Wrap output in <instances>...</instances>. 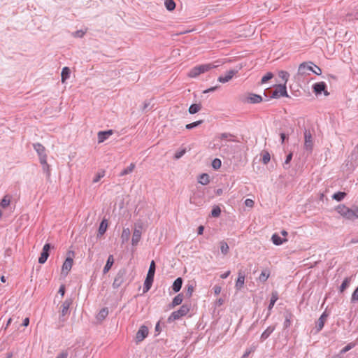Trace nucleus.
Returning a JSON list of instances; mask_svg holds the SVG:
<instances>
[{"mask_svg":"<svg viewBox=\"0 0 358 358\" xmlns=\"http://www.w3.org/2000/svg\"><path fill=\"white\" fill-rule=\"evenodd\" d=\"M264 94L265 96L271 99H278L281 96L289 97L285 84H279L275 85V89L273 91H271L269 89H266L264 91Z\"/></svg>","mask_w":358,"mask_h":358,"instance_id":"nucleus-1","label":"nucleus"},{"mask_svg":"<svg viewBox=\"0 0 358 358\" xmlns=\"http://www.w3.org/2000/svg\"><path fill=\"white\" fill-rule=\"evenodd\" d=\"M182 285V278L179 277L174 280V282L172 285V289L175 292H178L180 290Z\"/></svg>","mask_w":358,"mask_h":358,"instance_id":"nucleus-22","label":"nucleus"},{"mask_svg":"<svg viewBox=\"0 0 358 358\" xmlns=\"http://www.w3.org/2000/svg\"><path fill=\"white\" fill-rule=\"evenodd\" d=\"M148 328L145 325H141L136 334L135 339L136 343L143 341L148 336Z\"/></svg>","mask_w":358,"mask_h":358,"instance_id":"nucleus-10","label":"nucleus"},{"mask_svg":"<svg viewBox=\"0 0 358 358\" xmlns=\"http://www.w3.org/2000/svg\"><path fill=\"white\" fill-rule=\"evenodd\" d=\"M194 291V285L192 284H188L185 287V296L188 298L191 297Z\"/></svg>","mask_w":358,"mask_h":358,"instance_id":"nucleus-44","label":"nucleus"},{"mask_svg":"<svg viewBox=\"0 0 358 358\" xmlns=\"http://www.w3.org/2000/svg\"><path fill=\"white\" fill-rule=\"evenodd\" d=\"M58 293L61 294L62 296H63L65 294V286L64 285H62L59 287Z\"/></svg>","mask_w":358,"mask_h":358,"instance_id":"nucleus-59","label":"nucleus"},{"mask_svg":"<svg viewBox=\"0 0 358 358\" xmlns=\"http://www.w3.org/2000/svg\"><path fill=\"white\" fill-rule=\"evenodd\" d=\"M72 303V299H66L62 304V310H61V315L59 316V320L61 321H64L65 319L63 318L66 315L69 314V307Z\"/></svg>","mask_w":358,"mask_h":358,"instance_id":"nucleus-13","label":"nucleus"},{"mask_svg":"<svg viewBox=\"0 0 358 358\" xmlns=\"http://www.w3.org/2000/svg\"><path fill=\"white\" fill-rule=\"evenodd\" d=\"M85 34V31H84L83 30L80 29V30H78L76 31L73 32L72 33V36L76 37V38H82V37H83Z\"/></svg>","mask_w":358,"mask_h":358,"instance_id":"nucleus-54","label":"nucleus"},{"mask_svg":"<svg viewBox=\"0 0 358 358\" xmlns=\"http://www.w3.org/2000/svg\"><path fill=\"white\" fill-rule=\"evenodd\" d=\"M113 134V131L111 129L107 130V131H101L98 132V134H97L98 143H101L104 142Z\"/></svg>","mask_w":358,"mask_h":358,"instance_id":"nucleus-17","label":"nucleus"},{"mask_svg":"<svg viewBox=\"0 0 358 358\" xmlns=\"http://www.w3.org/2000/svg\"><path fill=\"white\" fill-rule=\"evenodd\" d=\"M217 65H213L212 64H204L194 66L188 73L189 78H196L201 73L207 72L210 69L217 67Z\"/></svg>","mask_w":358,"mask_h":358,"instance_id":"nucleus-2","label":"nucleus"},{"mask_svg":"<svg viewBox=\"0 0 358 358\" xmlns=\"http://www.w3.org/2000/svg\"><path fill=\"white\" fill-rule=\"evenodd\" d=\"M51 248V245L49 243H45L43 248L42 252L41 253V256L38 258V262L40 264H44L48 257H49V252Z\"/></svg>","mask_w":358,"mask_h":358,"instance_id":"nucleus-14","label":"nucleus"},{"mask_svg":"<svg viewBox=\"0 0 358 358\" xmlns=\"http://www.w3.org/2000/svg\"><path fill=\"white\" fill-rule=\"evenodd\" d=\"M271 241L275 245H280L283 243H285L287 241L286 238H282L279 236L277 234H273L271 237Z\"/></svg>","mask_w":358,"mask_h":358,"instance_id":"nucleus-21","label":"nucleus"},{"mask_svg":"<svg viewBox=\"0 0 358 358\" xmlns=\"http://www.w3.org/2000/svg\"><path fill=\"white\" fill-rule=\"evenodd\" d=\"M219 245H220L221 252L224 255H227L229 252V247L227 243H226L224 241H222L219 243Z\"/></svg>","mask_w":358,"mask_h":358,"instance_id":"nucleus-31","label":"nucleus"},{"mask_svg":"<svg viewBox=\"0 0 358 358\" xmlns=\"http://www.w3.org/2000/svg\"><path fill=\"white\" fill-rule=\"evenodd\" d=\"M278 76L284 81L283 84L286 85L289 77V73L285 71H280L278 72Z\"/></svg>","mask_w":358,"mask_h":358,"instance_id":"nucleus-38","label":"nucleus"},{"mask_svg":"<svg viewBox=\"0 0 358 358\" xmlns=\"http://www.w3.org/2000/svg\"><path fill=\"white\" fill-rule=\"evenodd\" d=\"M182 300H183L182 294H178L173 298V299L171 302V307L174 308L175 306L181 304V303L182 302Z\"/></svg>","mask_w":358,"mask_h":358,"instance_id":"nucleus-26","label":"nucleus"},{"mask_svg":"<svg viewBox=\"0 0 358 358\" xmlns=\"http://www.w3.org/2000/svg\"><path fill=\"white\" fill-rule=\"evenodd\" d=\"M40 163L43 166V171L47 174L48 177H50V166L47 163V158L44 159V157L42 159V160L40 161Z\"/></svg>","mask_w":358,"mask_h":358,"instance_id":"nucleus-28","label":"nucleus"},{"mask_svg":"<svg viewBox=\"0 0 358 358\" xmlns=\"http://www.w3.org/2000/svg\"><path fill=\"white\" fill-rule=\"evenodd\" d=\"M68 357V352H62L60 354L58 355L57 358H67Z\"/></svg>","mask_w":358,"mask_h":358,"instance_id":"nucleus-63","label":"nucleus"},{"mask_svg":"<svg viewBox=\"0 0 358 358\" xmlns=\"http://www.w3.org/2000/svg\"><path fill=\"white\" fill-rule=\"evenodd\" d=\"M185 152H186L185 149H182L180 151H177L175 153L174 158L176 159H178L181 158L185 154Z\"/></svg>","mask_w":358,"mask_h":358,"instance_id":"nucleus-55","label":"nucleus"},{"mask_svg":"<svg viewBox=\"0 0 358 358\" xmlns=\"http://www.w3.org/2000/svg\"><path fill=\"white\" fill-rule=\"evenodd\" d=\"M190 203L197 206H201L205 203L203 199L197 198L196 195H194L190 198Z\"/></svg>","mask_w":358,"mask_h":358,"instance_id":"nucleus-30","label":"nucleus"},{"mask_svg":"<svg viewBox=\"0 0 358 358\" xmlns=\"http://www.w3.org/2000/svg\"><path fill=\"white\" fill-rule=\"evenodd\" d=\"M304 149L311 152L313 148V138L310 130H304Z\"/></svg>","mask_w":358,"mask_h":358,"instance_id":"nucleus-6","label":"nucleus"},{"mask_svg":"<svg viewBox=\"0 0 358 358\" xmlns=\"http://www.w3.org/2000/svg\"><path fill=\"white\" fill-rule=\"evenodd\" d=\"M71 71L69 67H64L62 70L61 77L62 82L64 83L66 80H67L70 76Z\"/></svg>","mask_w":358,"mask_h":358,"instance_id":"nucleus-29","label":"nucleus"},{"mask_svg":"<svg viewBox=\"0 0 358 358\" xmlns=\"http://www.w3.org/2000/svg\"><path fill=\"white\" fill-rule=\"evenodd\" d=\"M108 227V222L106 220H103L99 225V230H98V235L102 236L105 234L106 231Z\"/></svg>","mask_w":358,"mask_h":358,"instance_id":"nucleus-25","label":"nucleus"},{"mask_svg":"<svg viewBox=\"0 0 358 358\" xmlns=\"http://www.w3.org/2000/svg\"><path fill=\"white\" fill-rule=\"evenodd\" d=\"M203 122V120H198V121L186 124L185 128L187 129H194V128L198 127L199 125L201 124Z\"/></svg>","mask_w":358,"mask_h":358,"instance_id":"nucleus-45","label":"nucleus"},{"mask_svg":"<svg viewBox=\"0 0 358 358\" xmlns=\"http://www.w3.org/2000/svg\"><path fill=\"white\" fill-rule=\"evenodd\" d=\"M221 214V209L218 206H213L211 210V216L213 217H218Z\"/></svg>","mask_w":358,"mask_h":358,"instance_id":"nucleus-43","label":"nucleus"},{"mask_svg":"<svg viewBox=\"0 0 358 358\" xmlns=\"http://www.w3.org/2000/svg\"><path fill=\"white\" fill-rule=\"evenodd\" d=\"M351 301L352 302H356L358 301V287L353 292L352 294Z\"/></svg>","mask_w":358,"mask_h":358,"instance_id":"nucleus-57","label":"nucleus"},{"mask_svg":"<svg viewBox=\"0 0 358 358\" xmlns=\"http://www.w3.org/2000/svg\"><path fill=\"white\" fill-rule=\"evenodd\" d=\"M201 109V105L198 103L192 104L188 109V111L190 114H195L198 113Z\"/></svg>","mask_w":358,"mask_h":358,"instance_id":"nucleus-32","label":"nucleus"},{"mask_svg":"<svg viewBox=\"0 0 358 358\" xmlns=\"http://www.w3.org/2000/svg\"><path fill=\"white\" fill-rule=\"evenodd\" d=\"M108 315V308H103L96 315V319L99 321L103 320Z\"/></svg>","mask_w":358,"mask_h":358,"instance_id":"nucleus-27","label":"nucleus"},{"mask_svg":"<svg viewBox=\"0 0 358 358\" xmlns=\"http://www.w3.org/2000/svg\"><path fill=\"white\" fill-rule=\"evenodd\" d=\"M346 196V193L344 192H336L334 193L333 195H332V199L337 201H342L345 196Z\"/></svg>","mask_w":358,"mask_h":358,"instance_id":"nucleus-36","label":"nucleus"},{"mask_svg":"<svg viewBox=\"0 0 358 358\" xmlns=\"http://www.w3.org/2000/svg\"><path fill=\"white\" fill-rule=\"evenodd\" d=\"M312 64L313 62H303L301 63L299 66V69H298V72H297V74L295 77V78L296 79H299V77L301 76H303V75H306V74H309V71H313V67H312Z\"/></svg>","mask_w":358,"mask_h":358,"instance_id":"nucleus-7","label":"nucleus"},{"mask_svg":"<svg viewBox=\"0 0 358 358\" xmlns=\"http://www.w3.org/2000/svg\"><path fill=\"white\" fill-rule=\"evenodd\" d=\"M336 210L343 217H344L348 220H353L354 213H353L352 209L349 208L348 207H347L344 205H339L336 208Z\"/></svg>","mask_w":358,"mask_h":358,"instance_id":"nucleus-9","label":"nucleus"},{"mask_svg":"<svg viewBox=\"0 0 358 358\" xmlns=\"http://www.w3.org/2000/svg\"><path fill=\"white\" fill-rule=\"evenodd\" d=\"M245 273L242 271H238V278L235 284L236 289H241L243 287L245 283Z\"/></svg>","mask_w":358,"mask_h":358,"instance_id":"nucleus-19","label":"nucleus"},{"mask_svg":"<svg viewBox=\"0 0 358 358\" xmlns=\"http://www.w3.org/2000/svg\"><path fill=\"white\" fill-rule=\"evenodd\" d=\"M156 270V264L154 260H152L144 282L143 292H147L152 287L154 281V277Z\"/></svg>","mask_w":358,"mask_h":358,"instance_id":"nucleus-3","label":"nucleus"},{"mask_svg":"<svg viewBox=\"0 0 358 358\" xmlns=\"http://www.w3.org/2000/svg\"><path fill=\"white\" fill-rule=\"evenodd\" d=\"M189 311V306L187 304H183L180 306V308L176 310L173 311L171 315L168 318L169 322H173L177 320H179L182 317L186 315Z\"/></svg>","mask_w":358,"mask_h":358,"instance_id":"nucleus-4","label":"nucleus"},{"mask_svg":"<svg viewBox=\"0 0 358 358\" xmlns=\"http://www.w3.org/2000/svg\"><path fill=\"white\" fill-rule=\"evenodd\" d=\"M271 159L270 154L268 152H264L262 155V162L264 164H267Z\"/></svg>","mask_w":358,"mask_h":358,"instance_id":"nucleus-50","label":"nucleus"},{"mask_svg":"<svg viewBox=\"0 0 358 358\" xmlns=\"http://www.w3.org/2000/svg\"><path fill=\"white\" fill-rule=\"evenodd\" d=\"M354 215H353V219L354 218H358V206H355L353 209H352Z\"/></svg>","mask_w":358,"mask_h":358,"instance_id":"nucleus-62","label":"nucleus"},{"mask_svg":"<svg viewBox=\"0 0 358 358\" xmlns=\"http://www.w3.org/2000/svg\"><path fill=\"white\" fill-rule=\"evenodd\" d=\"M292 156H293V155H292V152H290L289 154H288V155H287V157H286V159H285V162H284V164H283L284 168H285V169H288V168H289V166H287V165H289V162H291V160H292Z\"/></svg>","mask_w":358,"mask_h":358,"instance_id":"nucleus-52","label":"nucleus"},{"mask_svg":"<svg viewBox=\"0 0 358 358\" xmlns=\"http://www.w3.org/2000/svg\"><path fill=\"white\" fill-rule=\"evenodd\" d=\"M209 181V176L207 173H202L199 176V182L201 185H207Z\"/></svg>","mask_w":358,"mask_h":358,"instance_id":"nucleus-37","label":"nucleus"},{"mask_svg":"<svg viewBox=\"0 0 358 358\" xmlns=\"http://www.w3.org/2000/svg\"><path fill=\"white\" fill-rule=\"evenodd\" d=\"M328 315L324 312L316 322L317 331H320L324 327V323L327 320Z\"/></svg>","mask_w":358,"mask_h":358,"instance_id":"nucleus-18","label":"nucleus"},{"mask_svg":"<svg viewBox=\"0 0 358 358\" xmlns=\"http://www.w3.org/2000/svg\"><path fill=\"white\" fill-rule=\"evenodd\" d=\"M10 203V196H8V195H6L4 196V197L1 199V202H0V206L3 208H6L7 206H9Z\"/></svg>","mask_w":358,"mask_h":358,"instance_id":"nucleus-40","label":"nucleus"},{"mask_svg":"<svg viewBox=\"0 0 358 358\" xmlns=\"http://www.w3.org/2000/svg\"><path fill=\"white\" fill-rule=\"evenodd\" d=\"M245 204L247 206L252 207V206H253V205H254V201H253L252 199H247L245 201Z\"/></svg>","mask_w":358,"mask_h":358,"instance_id":"nucleus-61","label":"nucleus"},{"mask_svg":"<svg viewBox=\"0 0 358 358\" xmlns=\"http://www.w3.org/2000/svg\"><path fill=\"white\" fill-rule=\"evenodd\" d=\"M311 71L316 75H320L322 73L321 69L316 65H315V69L313 68V71Z\"/></svg>","mask_w":358,"mask_h":358,"instance_id":"nucleus-58","label":"nucleus"},{"mask_svg":"<svg viewBox=\"0 0 358 358\" xmlns=\"http://www.w3.org/2000/svg\"><path fill=\"white\" fill-rule=\"evenodd\" d=\"M355 347V344L352 343H350L348 344L346 346H345L340 352L341 354H345L349 350H350L352 348Z\"/></svg>","mask_w":358,"mask_h":358,"instance_id":"nucleus-51","label":"nucleus"},{"mask_svg":"<svg viewBox=\"0 0 358 358\" xmlns=\"http://www.w3.org/2000/svg\"><path fill=\"white\" fill-rule=\"evenodd\" d=\"M127 271L124 268H122L119 270L117 272L114 281L113 282V287L114 289L119 288L121 285H123L126 280Z\"/></svg>","mask_w":358,"mask_h":358,"instance_id":"nucleus-5","label":"nucleus"},{"mask_svg":"<svg viewBox=\"0 0 358 358\" xmlns=\"http://www.w3.org/2000/svg\"><path fill=\"white\" fill-rule=\"evenodd\" d=\"M313 90L315 94H321L324 92L325 96L329 95V92L327 91V84L324 82H318L313 85Z\"/></svg>","mask_w":358,"mask_h":358,"instance_id":"nucleus-11","label":"nucleus"},{"mask_svg":"<svg viewBox=\"0 0 358 358\" xmlns=\"http://www.w3.org/2000/svg\"><path fill=\"white\" fill-rule=\"evenodd\" d=\"M33 147H34V149L36 150V152H37L38 157H39V160H42V159L44 157V159H46L47 158V155L45 154V147L39 143H34L33 145Z\"/></svg>","mask_w":358,"mask_h":358,"instance_id":"nucleus-15","label":"nucleus"},{"mask_svg":"<svg viewBox=\"0 0 358 358\" xmlns=\"http://www.w3.org/2000/svg\"><path fill=\"white\" fill-rule=\"evenodd\" d=\"M130 236V230L129 228L124 229L122 233L121 238L122 239V243L124 241H127Z\"/></svg>","mask_w":358,"mask_h":358,"instance_id":"nucleus-42","label":"nucleus"},{"mask_svg":"<svg viewBox=\"0 0 358 358\" xmlns=\"http://www.w3.org/2000/svg\"><path fill=\"white\" fill-rule=\"evenodd\" d=\"M248 99L250 103H258L263 100L262 96L255 94H250Z\"/></svg>","mask_w":358,"mask_h":358,"instance_id":"nucleus-23","label":"nucleus"},{"mask_svg":"<svg viewBox=\"0 0 358 358\" xmlns=\"http://www.w3.org/2000/svg\"><path fill=\"white\" fill-rule=\"evenodd\" d=\"M238 73V70H235V69H231L230 71H229L227 72V73L226 74V76H220L217 79V80L220 82V83H227L229 82L233 77L234 76H235L236 73Z\"/></svg>","mask_w":358,"mask_h":358,"instance_id":"nucleus-16","label":"nucleus"},{"mask_svg":"<svg viewBox=\"0 0 358 358\" xmlns=\"http://www.w3.org/2000/svg\"><path fill=\"white\" fill-rule=\"evenodd\" d=\"M217 88H218L217 86L212 87H210V88L206 90H204L203 92L204 94L209 93V92H215Z\"/></svg>","mask_w":358,"mask_h":358,"instance_id":"nucleus-60","label":"nucleus"},{"mask_svg":"<svg viewBox=\"0 0 358 358\" xmlns=\"http://www.w3.org/2000/svg\"><path fill=\"white\" fill-rule=\"evenodd\" d=\"M230 273H231V271H227V272L222 273L220 275V278H222V279H225V278H228V276L230 275Z\"/></svg>","mask_w":358,"mask_h":358,"instance_id":"nucleus-64","label":"nucleus"},{"mask_svg":"<svg viewBox=\"0 0 358 358\" xmlns=\"http://www.w3.org/2000/svg\"><path fill=\"white\" fill-rule=\"evenodd\" d=\"M104 176H105L104 171H101L99 172L94 178L93 182L94 183L98 182L102 178L104 177Z\"/></svg>","mask_w":358,"mask_h":358,"instance_id":"nucleus-49","label":"nucleus"},{"mask_svg":"<svg viewBox=\"0 0 358 358\" xmlns=\"http://www.w3.org/2000/svg\"><path fill=\"white\" fill-rule=\"evenodd\" d=\"M221 164H222V162H221V160L220 159H215L213 162H212V166L215 169H218L219 168H220L221 166Z\"/></svg>","mask_w":358,"mask_h":358,"instance_id":"nucleus-53","label":"nucleus"},{"mask_svg":"<svg viewBox=\"0 0 358 358\" xmlns=\"http://www.w3.org/2000/svg\"><path fill=\"white\" fill-rule=\"evenodd\" d=\"M113 264H114V258H113V256L112 255H110L108 256V259L106 261V264L103 267V274L107 273L110 271V269L111 268Z\"/></svg>","mask_w":358,"mask_h":358,"instance_id":"nucleus-20","label":"nucleus"},{"mask_svg":"<svg viewBox=\"0 0 358 358\" xmlns=\"http://www.w3.org/2000/svg\"><path fill=\"white\" fill-rule=\"evenodd\" d=\"M273 77V74L271 72H268L265 76L262 78L261 83H266L267 81L271 80Z\"/></svg>","mask_w":358,"mask_h":358,"instance_id":"nucleus-47","label":"nucleus"},{"mask_svg":"<svg viewBox=\"0 0 358 358\" xmlns=\"http://www.w3.org/2000/svg\"><path fill=\"white\" fill-rule=\"evenodd\" d=\"M291 316L290 313L285 315V320L283 323L284 329H287L291 325Z\"/></svg>","mask_w":358,"mask_h":358,"instance_id":"nucleus-46","label":"nucleus"},{"mask_svg":"<svg viewBox=\"0 0 358 358\" xmlns=\"http://www.w3.org/2000/svg\"><path fill=\"white\" fill-rule=\"evenodd\" d=\"M269 276H270L269 270L264 269L262 271V273L259 277V280L260 282H264L267 280V279L269 278Z\"/></svg>","mask_w":358,"mask_h":358,"instance_id":"nucleus-33","label":"nucleus"},{"mask_svg":"<svg viewBox=\"0 0 358 358\" xmlns=\"http://www.w3.org/2000/svg\"><path fill=\"white\" fill-rule=\"evenodd\" d=\"M274 326L268 327L267 329L262 334L261 340L264 341L267 339L269 337V336L274 331Z\"/></svg>","mask_w":358,"mask_h":358,"instance_id":"nucleus-24","label":"nucleus"},{"mask_svg":"<svg viewBox=\"0 0 358 358\" xmlns=\"http://www.w3.org/2000/svg\"><path fill=\"white\" fill-rule=\"evenodd\" d=\"M278 293L276 292H272L271 297L270 299V303H269V305L268 307V310H271L273 308V307L275 303L276 302V301L278 300Z\"/></svg>","mask_w":358,"mask_h":358,"instance_id":"nucleus-34","label":"nucleus"},{"mask_svg":"<svg viewBox=\"0 0 358 358\" xmlns=\"http://www.w3.org/2000/svg\"><path fill=\"white\" fill-rule=\"evenodd\" d=\"M142 225L141 224H139L138 227H136L134 230V232H133V235H132V238H131V244L133 246H136L141 238V234H142Z\"/></svg>","mask_w":358,"mask_h":358,"instance_id":"nucleus-12","label":"nucleus"},{"mask_svg":"<svg viewBox=\"0 0 358 358\" xmlns=\"http://www.w3.org/2000/svg\"><path fill=\"white\" fill-rule=\"evenodd\" d=\"M134 168H135V164L134 163L130 164V165L128 167H127L126 169H123L120 172V176H124L125 175L131 173L134 171Z\"/></svg>","mask_w":358,"mask_h":358,"instance_id":"nucleus-35","label":"nucleus"},{"mask_svg":"<svg viewBox=\"0 0 358 358\" xmlns=\"http://www.w3.org/2000/svg\"><path fill=\"white\" fill-rule=\"evenodd\" d=\"M350 281H351V278H345V280L343 281L342 284L341 285V286L339 287V290L341 292H343L345 290V289L347 287H348V286L350 283Z\"/></svg>","mask_w":358,"mask_h":358,"instance_id":"nucleus-39","label":"nucleus"},{"mask_svg":"<svg viewBox=\"0 0 358 358\" xmlns=\"http://www.w3.org/2000/svg\"><path fill=\"white\" fill-rule=\"evenodd\" d=\"M234 137V136L229 133H222L220 135V138L221 139H226L229 141H234V139H231V138Z\"/></svg>","mask_w":358,"mask_h":358,"instance_id":"nucleus-48","label":"nucleus"},{"mask_svg":"<svg viewBox=\"0 0 358 358\" xmlns=\"http://www.w3.org/2000/svg\"><path fill=\"white\" fill-rule=\"evenodd\" d=\"M150 104H151V100H147L145 101L144 103H143V111H146V110H148L151 108L150 107Z\"/></svg>","mask_w":358,"mask_h":358,"instance_id":"nucleus-56","label":"nucleus"},{"mask_svg":"<svg viewBox=\"0 0 358 358\" xmlns=\"http://www.w3.org/2000/svg\"><path fill=\"white\" fill-rule=\"evenodd\" d=\"M164 4L168 10H173L176 8V3L173 0H165Z\"/></svg>","mask_w":358,"mask_h":358,"instance_id":"nucleus-41","label":"nucleus"},{"mask_svg":"<svg viewBox=\"0 0 358 358\" xmlns=\"http://www.w3.org/2000/svg\"><path fill=\"white\" fill-rule=\"evenodd\" d=\"M68 255H69V256L66 257V260L64 261V262L62 265V273H64L65 275H67L68 273L70 271V270L72 268L73 260V257L71 256V255L72 256H73L74 252L73 251H69L68 252Z\"/></svg>","mask_w":358,"mask_h":358,"instance_id":"nucleus-8","label":"nucleus"}]
</instances>
